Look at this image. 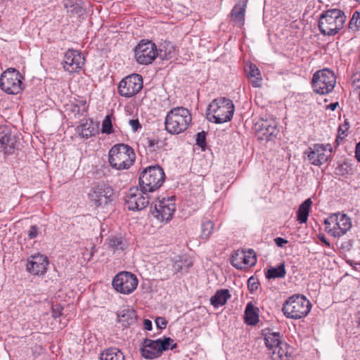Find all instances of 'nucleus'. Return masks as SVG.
Instances as JSON below:
<instances>
[{
	"mask_svg": "<svg viewBox=\"0 0 360 360\" xmlns=\"http://www.w3.org/2000/svg\"><path fill=\"white\" fill-rule=\"evenodd\" d=\"M234 110V105L231 100L219 97L210 103L206 117L210 122L221 124L232 119Z\"/></svg>",
	"mask_w": 360,
	"mask_h": 360,
	"instance_id": "1",
	"label": "nucleus"
},
{
	"mask_svg": "<svg viewBox=\"0 0 360 360\" xmlns=\"http://www.w3.org/2000/svg\"><path fill=\"white\" fill-rule=\"evenodd\" d=\"M192 120L191 112L184 107L171 109L167 114L165 129L171 134H179L187 129Z\"/></svg>",
	"mask_w": 360,
	"mask_h": 360,
	"instance_id": "2",
	"label": "nucleus"
},
{
	"mask_svg": "<svg viewBox=\"0 0 360 360\" xmlns=\"http://www.w3.org/2000/svg\"><path fill=\"white\" fill-rule=\"evenodd\" d=\"M136 155L133 148L124 143L116 144L108 153V162L117 170L129 169L134 162Z\"/></svg>",
	"mask_w": 360,
	"mask_h": 360,
	"instance_id": "3",
	"label": "nucleus"
},
{
	"mask_svg": "<svg viewBox=\"0 0 360 360\" xmlns=\"http://www.w3.org/2000/svg\"><path fill=\"white\" fill-rule=\"evenodd\" d=\"M311 304L304 295H293L283 305L284 315L289 319H300L310 311Z\"/></svg>",
	"mask_w": 360,
	"mask_h": 360,
	"instance_id": "4",
	"label": "nucleus"
},
{
	"mask_svg": "<svg viewBox=\"0 0 360 360\" xmlns=\"http://www.w3.org/2000/svg\"><path fill=\"white\" fill-rule=\"evenodd\" d=\"M164 181V171L158 165L146 167L139 176V185L144 192H153L162 186Z\"/></svg>",
	"mask_w": 360,
	"mask_h": 360,
	"instance_id": "5",
	"label": "nucleus"
},
{
	"mask_svg": "<svg viewBox=\"0 0 360 360\" xmlns=\"http://www.w3.org/2000/svg\"><path fill=\"white\" fill-rule=\"evenodd\" d=\"M174 340L170 338H160L155 340L145 339L140 349L141 355L148 359H156L160 356L164 351L175 348L176 344H172Z\"/></svg>",
	"mask_w": 360,
	"mask_h": 360,
	"instance_id": "6",
	"label": "nucleus"
},
{
	"mask_svg": "<svg viewBox=\"0 0 360 360\" xmlns=\"http://www.w3.org/2000/svg\"><path fill=\"white\" fill-rule=\"evenodd\" d=\"M336 79L337 77L332 70L328 68L318 70L313 75V89L319 94H328L334 89Z\"/></svg>",
	"mask_w": 360,
	"mask_h": 360,
	"instance_id": "7",
	"label": "nucleus"
},
{
	"mask_svg": "<svg viewBox=\"0 0 360 360\" xmlns=\"http://www.w3.org/2000/svg\"><path fill=\"white\" fill-rule=\"evenodd\" d=\"M22 75L14 68L7 69L0 77V86L8 94H18L22 90Z\"/></svg>",
	"mask_w": 360,
	"mask_h": 360,
	"instance_id": "8",
	"label": "nucleus"
},
{
	"mask_svg": "<svg viewBox=\"0 0 360 360\" xmlns=\"http://www.w3.org/2000/svg\"><path fill=\"white\" fill-rule=\"evenodd\" d=\"M143 88V78L139 74H132L123 78L118 84L119 94L125 98L136 95Z\"/></svg>",
	"mask_w": 360,
	"mask_h": 360,
	"instance_id": "9",
	"label": "nucleus"
},
{
	"mask_svg": "<svg viewBox=\"0 0 360 360\" xmlns=\"http://www.w3.org/2000/svg\"><path fill=\"white\" fill-rule=\"evenodd\" d=\"M142 188H131L125 195V204L129 210L139 211L146 208L149 204V198Z\"/></svg>",
	"mask_w": 360,
	"mask_h": 360,
	"instance_id": "10",
	"label": "nucleus"
},
{
	"mask_svg": "<svg viewBox=\"0 0 360 360\" xmlns=\"http://www.w3.org/2000/svg\"><path fill=\"white\" fill-rule=\"evenodd\" d=\"M112 284L117 292L129 295L136 288L138 280L134 274L122 271L115 276Z\"/></svg>",
	"mask_w": 360,
	"mask_h": 360,
	"instance_id": "11",
	"label": "nucleus"
},
{
	"mask_svg": "<svg viewBox=\"0 0 360 360\" xmlns=\"http://www.w3.org/2000/svg\"><path fill=\"white\" fill-rule=\"evenodd\" d=\"M113 189L104 183L99 184L92 188L89 193L91 202L96 206H103L112 200Z\"/></svg>",
	"mask_w": 360,
	"mask_h": 360,
	"instance_id": "12",
	"label": "nucleus"
},
{
	"mask_svg": "<svg viewBox=\"0 0 360 360\" xmlns=\"http://www.w3.org/2000/svg\"><path fill=\"white\" fill-rule=\"evenodd\" d=\"M136 61L141 65L150 64L157 57L156 46L151 41H141L134 50Z\"/></svg>",
	"mask_w": 360,
	"mask_h": 360,
	"instance_id": "13",
	"label": "nucleus"
},
{
	"mask_svg": "<svg viewBox=\"0 0 360 360\" xmlns=\"http://www.w3.org/2000/svg\"><path fill=\"white\" fill-rule=\"evenodd\" d=\"M18 141L6 125H0V151L6 155H10L18 150Z\"/></svg>",
	"mask_w": 360,
	"mask_h": 360,
	"instance_id": "14",
	"label": "nucleus"
},
{
	"mask_svg": "<svg viewBox=\"0 0 360 360\" xmlns=\"http://www.w3.org/2000/svg\"><path fill=\"white\" fill-rule=\"evenodd\" d=\"M175 210L176 206L173 197L162 198L157 201L155 204L153 214L161 221H168L172 218Z\"/></svg>",
	"mask_w": 360,
	"mask_h": 360,
	"instance_id": "15",
	"label": "nucleus"
},
{
	"mask_svg": "<svg viewBox=\"0 0 360 360\" xmlns=\"http://www.w3.org/2000/svg\"><path fill=\"white\" fill-rule=\"evenodd\" d=\"M338 11L336 9L326 11L320 18L319 27L325 35H334L338 33Z\"/></svg>",
	"mask_w": 360,
	"mask_h": 360,
	"instance_id": "16",
	"label": "nucleus"
},
{
	"mask_svg": "<svg viewBox=\"0 0 360 360\" xmlns=\"http://www.w3.org/2000/svg\"><path fill=\"white\" fill-rule=\"evenodd\" d=\"M231 262L237 269H243L256 264V255L251 249L247 252L237 250L232 255Z\"/></svg>",
	"mask_w": 360,
	"mask_h": 360,
	"instance_id": "17",
	"label": "nucleus"
},
{
	"mask_svg": "<svg viewBox=\"0 0 360 360\" xmlns=\"http://www.w3.org/2000/svg\"><path fill=\"white\" fill-rule=\"evenodd\" d=\"M308 159L310 162L316 166H320L326 162L331 156V148L321 144H315L309 148Z\"/></svg>",
	"mask_w": 360,
	"mask_h": 360,
	"instance_id": "18",
	"label": "nucleus"
},
{
	"mask_svg": "<svg viewBox=\"0 0 360 360\" xmlns=\"http://www.w3.org/2000/svg\"><path fill=\"white\" fill-rule=\"evenodd\" d=\"M84 63V58L78 51L68 50L66 51L63 59V68L69 72L79 71Z\"/></svg>",
	"mask_w": 360,
	"mask_h": 360,
	"instance_id": "19",
	"label": "nucleus"
},
{
	"mask_svg": "<svg viewBox=\"0 0 360 360\" xmlns=\"http://www.w3.org/2000/svg\"><path fill=\"white\" fill-rule=\"evenodd\" d=\"M49 264L48 258L41 254L32 255L27 260V271L32 275L44 274Z\"/></svg>",
	"mask_w": 360,
	"mask_h": 360,
	"instance_id": "20",
	"label": "nucleus"
},
{
	"mask_svg": "<svg viewBox=\"0 0 360 360\" xmlns=\"http://www.w3.org/2000/svg\"><path fill=\"white\" fill-rule=\"evenodd\" d=\"M136 318V311L128 307L121 309L117 313L118 321L126 328L135 324Z\"/></svg>",
	"mask_w": 360,
	"mask_h": 360,
	"instance_id": "21",
	"label": "nucleus"
},
{
	"mask_svg": "<svg viewBox=\"0 0 360 360\" xmlns=\"http://www.w3.org/2000/svg\"><path fill=\"white\" fill-rule=\"evenodd\" d=\"M247 6V1L243 0L239 1L233 8L231 16V20L235 25L238 26L243 25L245 22V14Z\"/></svg>",
	"mask_w": 360,
	"mask_h": 360,
	"instance_id": "22",
	"label": "nucleus"
},
{
	"mask_svg": "<svg viewBox=\"0 0 360 360\" xmlns=\"http://www.w3.org/2000/svg\"><path fill=\"white\" fill-rule=\"evenodd\" d=\"M97 131L98 126L92 120H82L77 127V132L85 139L95 135Z\"/></svg>",
	"mask_w": 360,
	"mask_h": 360,
	"instance_id": "23",
	"label": "nucleus"
},
{
	"mask_svg": "<svg viewBox=\"0 0 360 360\" xmlns=\"http://www.w3.org/2000/svg\"><path fill=\"white\" fill-rule=\"evenodd\" d=\"M176 49L172 43L165 41L157 49V57L162 60H169L176 56Z\"/></svg>",
	"mask_w": 360,
	"mask_h": 360,
	"instance_id": "24",
	"label": "nucleus"
},
{
	"mask_svg": "<svg viewBox=\"0 0 360 360\" xmlns=\"http://www.w3.org/2000/svg\"><path fill=\"white\" fill-rule=\"evenodd\" d=\"M100 360H125L123 352L117 347L104 349L99 356Z\"/></svg>",
	"mask_w": 360,
	"mask_h": 360,
	"instance_id": "25",
	"label": "nucleus"
},
{
	"mask_svg": "<svg viewBox=\"0 0 360 360\" xmlns=\"http://www.w3.org/2000/svg\"><path fill=\"white\" fill-rule=\"evenodd\" d=\"M259 309L252 302L248 303L245 310V321L248 325L254 326L259 321Z\"/></svg>",
	"mask_w": 360,
	"mask_h": 360,
	"instance_id": "26",
	"label": "nucleus"
},
{
	"mask_svg": "<svg viewBox=\"0 0 360 360\" xmlns=\"http://www.w3.org/2000/svg\"><path fill=\"white\" fill-rule=\"evenodd\" d=\"M289 347L285 342H281L271 351L272 360H289Z\"/></svg>",
	"mask_w": 360,
	"mask_h": 360,
	"instance_id": "27",
	"label": "nucleus"
},
{
	"mask_svg": "<svg viewBox=\"0 0 360 360\" xmlns=\"http://www.w3.org/2000/svg\"><path fill=\"white\" fill-rule=\"evenodd\" d=\"M248 77L253 87L261 86L262 77L261 73L256 65L250 63L247 69Z\"/></svg>",
	"mask_w": 360,
	"mask_h": 360,
	"instance_id": "28",
	"label": "nucleus"
},
{
	"mask_svg": "<svg viewBox=\"0 0 360 360\" xmlns=\"http://www.w3.org/2000/svg\"><path fill=\"white\" fill-rule=\"evenodd\" d=\"M231 295L227 289L217 290L210 298V303L215 307L224 305Z\"/></svg>",
	"mask_w": 360,
	"mask_h": 360,
	"instance_id": "29",
	"label": "nucleus"
},
{
	"mask_svg": "<svg viewBox=\"0 0 360 360\" xmlns=\"http://www.w3.org/2000/svg\"><path fill=\"white\" fill-rule=\"evenodd\" d=\"M108 247L114 252L123 251L127 246V243L122 236H114L108 238Z\"/></svg>",
	"mask_w": 360,
	"mask_h": 360,
	"instance_id": "30",
	"label": "nucleus"
},
{
	"mask_svg": "<svg viewBox=\"0 0 360 360\" xmlns=\"http://www.w3.org/2000/svg\"><path fill=\"white\" fill-rule=\"evenodd\" d=\"M264 341L266 347L272 351L276 347L281 344V337L279 333L266 332L264 333Z\"/></svg>",
	"mask_w": 360,
	"mask_h": 360,
	"instance_id": "31",
	"label": "nucleus"
},
{
	"mask_svg": "<svg viewBox=\"0 0 360 360\" xmlns=\"http://www.w3.org/2000/svg\"><path fill=\"white\" fill-rule=\"evenodd\" d=\"M312 205L310 198L305 200L299 207L297 210V221L300 224L306 223L308 219L309 209Z\"/></svg>",
	"mask_w": 360,
	"mask_h": 360,
	"instance_id": "32",
	"label": "nucleus"
},
{
	"mask_svg": "<svg viewBox=\"0 0 360 360\" xmlns=\"http://www.w3.org/2000/svg\"><path fill=\"white\" fill-rule=\"evenodd\" d=\"M325 230L333 238L337 236L338 233V214L334 213L324 221Z\"/></svg>",
	"mask_w": 360,
	"mask_h": 360,
	"instance_id": "33",
	"label": "nucleus"
},
{
	"mask_svg": "<svg viewBox=\"0 0 360 360\" xmlns=\"http://www.w3.org/2000/svg\"><path fill=\"white\" fill-rule=\"evenodd\" d=\"M193 266V262L189 257H178L173 263V271L177 273L182 269H188Z\"/></svg>",
	"mask_w": 360,
	"mask_h": 360,
	"instance_id": "34",
	"label": "nucleus"
},
{
	"mask_svg": "<svg viewBox=\"0 0 360 360\" xmlns=\"http://www.w3.org/2000/svg\"><path fill=\"white\" fill-rule=\"evenodd\" d=\"M286 274L285 264H281L278 267H270L266 272L268 279L284 278Z\"/></svg>",
	"mask_w": 360,
	"mask_h": 360,
	"instance_id": "35",
	"label": "nucleus"
},
{
	"mask_svg": "<svg viewBox=\"0 0 360 360\" xmlns=\"http://www.w3.org/2000/svg\"><path fill=\"white\" fill-rule=\"evenodd\" d=\"M279 132L278 129L277 128V123L275 120H270L269 126L266 127V129L262 133V136H265L266 140H271V137H275Z\"/></svg>",
	"mask_w": 360,
	"mask_h": 360,
	"instance_id": "36",
	"label": "nucleus"
},
{
	"mask_svg": "<svg viewBox=\"0 0 360 360\" xmlns=\"http://www.w3.org/2000/svg\"><path fill=\"white\" fill-rule=\"evenodd\" d=\"M352 228L351 219L347 217L345 214L341 215L339 219V230L342 234L346 233Z\"/></svg>",
	"mask_w": 360,
	"mask_h": 360,
	"instance_id": "37",
	"label": "nucleus"
},
{
	"mask_svg": "<svg viewBox=\"0 0 360 360\" xmlns=\"http://www.w3.org/2000/svg\"><path fill=\"white\" fill-rule=\"evenodd\" d=\"M214 229V223L211 220H207L202 224V232L200 237L207 239L211 236Z\"/></svg>",
	"mask_w": 360,
	"mask_h": 360,
	"instance_id": "38",
	"label": "nucleus"
},
{
	"mask_svg": "<svg viewBox=\"0 0 360 360\" xmlns=\"http://www.w3.org/2000/svg\"><path fill=\"white\" fill-rule=\"evenodd\" d=\"M353 167L349 162L345 161L340 165H339V176H343L347 178L353 174Z\"/></svg>",
	"mask_w": 360,
	"mask_h": 360,
	"instance_id": "39",
	"label": "nucleus"
},
{
	"mask_svg": "<svg viewBox=\"0 0 360 360\" xmlns=\"http://www.w3.org/2000/svg\"><path fill=\"white\" fill-rule=\"evenodd\" d=\"M63 4L69 13L79 14L82 12V7L74 3L72 0H65Z\"/></svg>",
	"mask_w": 360,
	"mask_h": 360,
	"instance_id": "40",
	"label": "nucleus"
},
{
	"mask_svg": "<svg viewBox=\"0 0 360 360\" xmlns=\"http://www.w3.org/2000/svg\"><path fill=\"white\" fill-rule=\"evenodd\" d=\"M103 133L110 134L112 133V124L111 121V117L110 115H107L102 122V129Z\"/></svg>",
	"mask_w": 360,
	"mask_h": 360,
	"instance_id": "41",
	"label": "nucleus"
},
{
	"mask_svg": "<svg viewBox=\"0 0 360 360\" xmlns=\"http://www.w3.org/2000/svg\"><path fill=\"white\" fill-rule=\"evenodd\" d=\"M349 122L345 120L344 124L339 126V139H343L348 135Z\"/></svg>",
	"mask_w": 360,
	"mask_h": 360,
	"instance_id": "42",
	"label": "nucleus"
},
{
	"mask_svg": "<svg viewBox=\"0 0 360 360\" xmlns=\"http://www.w3.org/2000/svg\"><path fill=\"white\" fill-rule=\"evenodd\" d=\"M205 137L206 134L204 131L199 132L196 134V145L199 146L200 148H202V150L205 149Z\"/></svg>",
	"mask_w": 360,
	"mask_h": 360,
	"instance_id": "43",
	"label": "nucleus"
},
{
	"mask_svg": "<svg viewBox=\"0 0 360 360\" xmlns=\"http://www.w3.org/2000/svg\"><path fill=\"white\" fill-rule=\"evenodd\" d=\"M270 120H262L255 124V129L260 132L262 134L269 126Z\"/></svg>",
	"mask_w": 360,
	"mask_h": 360,
	"instance_id": "44",
	"label": "nucleus"
},
{
	"mask_svg": "<svg viewBox=\"0 0 360 360\" xmlns=\"http://www.w3.org/2000/svg\"><path fill=\"white\" fill-rule=\"evenodd\" d=\"M259 283L254 277H250L248 281V287L250 291L253 292L258 288Z\"/></svg>",
	"mask_w": 360,
	"mask_h": 360,
	"instance_id": "45",
	"label": "nucleus"
},
{
	"mask_svg": "<svg viewBox=\"0 0 360 360\" xmlns=\"http://www.w3.org/2000/svg\"><path fill=\"white\" fill-rule=\"evenodd\" d=\"M39 232V229L36 225L32 226L27 231V235L30 239L35 238Z\"/></svg>",
	"mask_w": 360,
	"mask_h": 360,
	"instance_id": "46",
	"label": "nucleus"
},
{
	"mask_svg": "<svg viewBox=\"0 0 360 360\" xmlns=\"http://www.w3.org/2000/svg\"><path fill=\"white\" fill-rule=\"evenodd\" d=\"M155 323L158 328L162 329L166 327L167 321L163 317H158L155 319Z\"/></svg>",
	"mask_w": 360,
	"mask_h": 360,
	"instance_id": "47",
	"label": "nucleus"
},
{
	"mask_svg": "<svg viewBox=\"0 0 360 360\" xmlns=\"http://www.w3.org/2000/svg\"><path fill=\"white\" fill-rule=\"evenodd\" d=\"M129 123L134 131H137L139 129L141 128L138 120H130Z\"/></svg>",
	"mask_w": 360,
	"mask_h": 360,
	"instance_id": "48",
	"label": "nucleus"
},
{
	"mask_svg": "<svg viewBox=\"0 0 360 360\" xmlns=\"http://www.w3.org/2000/svg\"><path fill=\"white\" fill-rule=\"evenodd\" d=\"M352 246V240H349L345 241L342 243L341 250H342V252H345L349 251L351 249Z\"/></svg>",
	"mask_w": 360,
	"mask_h": 360,
	"instance_id": "49",
	"label": "nucleus"
},
{
	"mask_svg": "<svg viewBox=\"0 0 360 360\" xmlns=\"http://www.w3.org/2000/svg\"><path fill=\"white\" fill-rule=\"evenodd\" d=\"M360 18V13L358 11H355L353 14V16L349 22V25L352 26L353 24H355L357 26V22L359 21V18Z\"/></svg>",
	"mask_w": 360,
	"mask_h": 360,
	"instance_id": "50",
	"label": "nucleus"
},
{
	"mask_svg": "<svg viewBox=\"0 0 360 360\" xmlns=\"http://www.w3.org/2000/svg\"><path fill=\"white\" fill-rule=\"evenodd\" d=\"M275 243L278 247H283L284 244H286L288 243V240L281 238L278 237L274 239Z\"/></svg>",
	"mask_w": 360,
	"mask_h": 360,
	"instance_id": "51",
	"label": "nucleus"
},
{
	"mask_svg": "<svg viewBox=\"0 0 360 360\" xmlns=\"http://www.w3.org/2000/svg\"><path fill=\"white\" fill-rule=\"evenodd\" d=\"M144 328L147 330H152V322L148 319H145L143 321Z\"/></svg>",
	"mask_w": 360,
	"mask_h": 360,
	"instance_id": "52",
	"label": "nucleus"
},
{
	"mask_svg": "<svg viewBox=\"0 0 360 360\" xmlns=\"http://www.w3.org/2000/svg\"><path fill=\"white\" fill-rule=\"evenodd\" d=\"M347 262L353 267V269L354 270H356L357 271H360V264L359 263L352 262L350 260H347Z\"/></svg>",
	"mask_w": 360,
	"mask_h": 360,
	"instance_id": "53",
	"label": "nucleus"
},
{
	"mask_svg": "<svg viewBox=\"0 0 360 360\" xmlns=\"http://www.w3.org/2000/svg\"><path fill=\"white\" fill-rule=\"evenodd\" d=\"M355 157L359 162H360V142L356 144Z\"/></svg>",
	"mask_w": 360,
	"mask_h": 360,
	"instance_id": "54",
	"label": "nucleus"
},
{
	"mask_svg": "<svg viewBox=\"0 0 360 360\" xmlns=\"http://www.w3.org/2000/svg\"><path fill=\"white\" fill-rule=\"evenodd\" d=\"M346 20V16L345 13L339 10V21L344 22Z\"/></svg>",
	"mask_w": 360,
	"mask_h": 360,
	"instance_id": "55",
	"label": "nucleus"
},
{
	"mask_svg": "<svg viewBox=\"0 0 360 360\" xmlns=\"http://www.w3.org/2000/svg\"><path fill=\"white\" fill-rule=\"evenodd\" d=\"M338 106V102L332 103L329 105H328V108L332 110H335Z\"/></svg>",
	"mask_w": 360,
	"mask_h": 360,
	"instance_id": "56",
	"label": "nucleus"
},
{
	"mask_svg": "<svg viewBox=\"0 0 360 360\" xmlns=\"http://www.w3.org/2000/svg\"><path fill=\"white\" fill-rule=\"evenodd\" d=\"M319 238L320 239V240H321L322 242H323L326 245H329V243L328 242V240L326 239V238L324 237V236H319Z\"/></svg>",
	"mask_w": 360,
	"mask_h": 360,
	"instance_id": "57",
	"label": "nucleus"
},
{
	"mask_svg": "<svg viewBox=\"0 0 360 360\" xmlns=\"http://www.w3.org/2000/svg\"><path fill=\"white\" fill-rule=\"evenodd\" d=\"M353 79H354V83H355L356 82H359L360 81V75L359 74L354 75Z\"/></svg>",
	"mask_w": 360,
	"mask_h": 360,
	"instance_id": "58",
	"label": "nucleus"
},
{
	"mask_svg": "<svg viewBox=\"0 0 360 360\" xmlns=\"http://www.w3.org/2000/svg\"><path fill=\"white\" fill-rule=\"evenodd\" d=\"M334 144H335V147H336V146H338V135L336 136V138L335 139Z\"/></svg>",
	"mask_w": 360,
	"mask_h": 360,
	"instance_id": "59",
	"label": "nucleus"
},
{
	"mask_svg": "<svg viewBox=\"0 0 360 360\" xmlns=\"http://www.w3.org/2000/svg\"><path fill=\"white\" fill-rule=\"evenodd\" d=\"M357 24H358L357 27H359L360 26V18H359V21H358Z\"/></svg>",
	"mask_w": 360,
	"mask_h": 360,
	"instance_id": "60",
	"label": "nucleus"
},
{
	"mask_svg": "<svg viewBox=\"0 0 360 360\" xmlns=\"http://www.w3.org/2000/svg\"><path fill=\"white\" fill-rule=\"evenodd\" d=\"M82 104L84 105L86 104V101H82Z\"/></svg>",
	"mask_w": 360,
	"mask_h": 360,
	"instance_id": "61",
	"label": "nucleus"
},
{
	"mask_svg": "<svg viewBox=\"0 0 360 360\" xmlns=\"http://www.w3.org/2000/svg\"><path fill=\"white\" fill-rule=\"evenodd\" d=\"M53 313L54 316H56V312H55V309H53Z\"/></svg>",
	"mask_w": 360,
	"mask_h": 360,
	"instance_id": "62",
	"label": "nucleus"
},
{
	"mask_svg": "<svg viewBox=\"0 0 360 360\" xmlns=\"http://www.w3.org/2000/svg\"><path fill=\"white\" fill-rule=\"evenodd\" d=\"M356 1L360 2V0H356Z\"/></svg>",
	"mask_w": 360,
	"mask_h": 360,
	"instance_id": "63",
	"label": "nucleus"
}]
</instances>
